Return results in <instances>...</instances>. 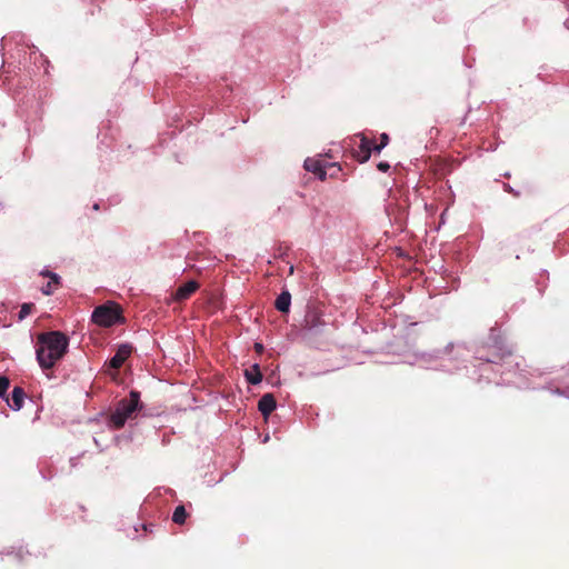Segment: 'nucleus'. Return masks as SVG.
<instances>
[{"label":"nucleus","mask_w":569,"mask_h":569,"mask_svg":"<svg viewBox=\"0 0 569 569\" xmlns=\"http://www.w3.org/2000/svg\"><path fill=\"white\" fill-rule=\"evenodd\" d=\"M383 148H380V143H375L373 142V146H372V151H376V152H380Z\"/></svg>","instance_id":"nucleus-22"},{"label":"nucleus","mask_w":569,"mask_h":569,"mask_svg":"<svg viewBox=\"0 0 569 569\" xmlns=\"http://www.w3.org/2000/svg\"><path fill=\"white\" fill-rule=\"evenodd\" d=\"M510 355H511V352L508 351V352H502V353H495L491 357L479 356L478 358L486 362L497 363V362L503 360L506 356H510Z\"/></svg>","instance_id":"nucleus-15"},{"label":"nucleus","mask_w":569,"mask_h":569,"mask_svg":"<svg viewBox=\"0 0 569 569\" xmlns=\"http://www.w3.org/2000/svg\"><path fill=\"white\" fill-rule=\"evenodd\" d=\"M92 321L100 327H111L123 320L121 307L112 301L94 308Z\"/></svg>","instance_id":"nucleus-3"},{"label":"nucleus","mask_w":569,"mask_h":569,"mask_svg":"<svg viewBox=\"0 0 569 569\" xmlns=\"http://www.w3.org/2000/svg\"><path fill=\"white\" fill-rule=\"evenodd\" d=\"M244 377L247 381L251 385H257L262 380V373L260 371L259 365H253L249 369L244 370Z\"/></svg>","instance_id":"nucleus-12"},{"label":"nucleus","mask_w":569,"mask_h":569,"mask_svg":"<svg viewBox=\"0 0 569 569\" xmlns=\"http://www.w3.org/2000/svg\"><path fill=\"white\" fill-rule=\"evenodd\" d=\"M33 309H34L33 303H23L19 311V319L22 320L26 317H28L32 312Z\"/></svg>","instance_id":"nucleus-16"},{"label":"nucleus","mask_w":569,"mask_h":569,"mask_svg":"<svg viewBox=\"0 0 569 569\" xmlns=\"http://www.w3.org/2000/svg\"><path fill=\"white\" fill-rule=\"evenodd\" d=\"M291 295L289 291H282L276 299L274 307L278 311L287 313L290 310Z\"/></svg>","instance_id":"nucleus-11"},{"label":"nucleus","mask_w":569,"mask_h":569,"mask_svg":"<svg viewBox=\"0 0 569 569\" xmlns=\"http://www.w3.org/2000/svg\"><path fill=\"white\" fill-rule=\"evenodd\" d=\"M26 392L21 387H14L11 398L7 399L8 405L13 410H20L23 406Z\"/></svg>","instance_id":"nucleus-9"},{"label":"nucleus","mask_w":569,"mask_h":569,"mask_svg":"<svg viewBox=\"0 0 569 569\" xmlns=\"http://www.w3.org/2000/svg\"><path fill=\"white\" fill-rule=\"evenodd\" d=\"M41 276L50 278V281L41 288L42 293L46 296L52 295L60 283V277L51 271H42Z\"/></svg>","instance_id":"nucleus-10"},{"label":"nucleus","mask_w":569,"mask_h":569,"mask_svg":"<svg viewBox=\"0 0 569 569\" xmlns=\"http://www.w3.org/2000/svg\"><path fill=\"white\" fill-rule=\"evenodd\" d=\"M276 407L277 401L272 393H264L258 401V409L264 418H268Z\"/></svg>","instance_id":"nucleus-6"},{"label":"nucleus","mask_w":569,"mask_h":569,"mask_svg":"<svg viewBox=\"0 0 569 569\" xmlns=\"http://www.w3.org/2000/svg\"><path fill=\"white\" fill-rule=\"evenodd\" d=\"M69 338L61 331L41 332L36 341V356L43 370L52 369L68 351Z\"/></svg>","instance_id":"nucleus-1"},{"label":"nucleus","mask_w":569,"mask_h":569,"mask_svg":"<svg viewBox=\"0 0 569 569\" xmlns=\"http://www.w3.org/2000/svg\"><path fill=\"white\" fill-rule=\"evenodd\" d=\"M505 189L509 192H512V189L508 184H506Z\"/></svg>","instance_id":"nucleus-23"},{"label":"nucleus","mask_w":569,"mask_h":569,"mask_svg":"<svg viewBox=\"0 0 569 569\" xmlns=\"http://www.w3.org/2000/svg\"><path fill=\"white\" fill-rule=\"evenodd\" d=\"M199 289V283L196 280H190L187 283L180 286L174 292V299L177 301H183L190 298Z\"/></svg>","instance_id":"nucleus-7"},{"label":"nucleus","mask_w":569,"mask_h":569,"mask_svg":"<svg viewBox=\"0 0 569 569\" xmlns=\"http://www.w3.org/2000/svg\"><path fill=\"white\" fill-rule=\"evenodd\" d=\"M323 321L321 320V317L317 313H309L306 317V326L309 329H315L319 326H322Z\"/></svg>","instance_id":"nucleus-14"},{"label":"nucleus","mask_w":569,"mask_h":569,"mask_svg":"<svg viewBox=\"0 0 569 569\" xmlns=\"http://www.w3.org/2000/svg\"><path fill=\"white\" fill-rule=\"evenodd\" d=\"M142 407L140 392L131 390L129 398H123L116 403L114 410L109 416L108 425L116 430L123 428L127 420L136 418Z\"/></svg>","instance_id":"nucleus-2"},{"label":"nucleus","mask_w":569,"mask_h":569,"mask_svg":"<svg viewBox=\"0 0 569 569\" xmlns=\"http://www.w3.org/2000/svg\"><path fill=\"white\" fill-rule=\"evenodd\" d=\"M133 348L131 345L124 343L119 346L116 355L109 360V367L112 369H119L123 362L130 357Z\"/></svg>","instance_id":"nucleus-5"},{"label":"nucleus","mask_w":569,"mask_h":569,"mask_svg":"<svg viewBox=\"0 0 569 569\" xmlns=\"http://www.w3.org/2000/svg\"><path fill=\"white\" fill-rule=\"evenodd\" d=\"M29 555V551L26 550L23 547H19L17 551L8 553V556H12L14 559L23 560L24 556Z\"/></svg>","instance_id":"nucleus-18"},{"label":"nucleus","mask_w":569,"mask_h":569,"mask_svg":"<svg viewBox=\"0 0 569 569\" xmlns=\"http://www.w3.org/2000/svg\"><path fill=\"white\" fill-rule=\"evenodd\" d=\"M254 350L256 352L258 353H262L263 352V346L261 343H254Z\"/></svg>","instance_id":"nucleus-21"},{"label":"nucleus","mask_w":569,"mask_h":569,"mask_svg":"<svg viewBox=\"0 0 569 569\" xmlns=\"http://www.w3.org/2000/svg\"><path fill=\"white\" fill-rule=\"evenodd\" d=\"M377 168L381 172H387L390 169V164L386 161H381L377 164Z\"/></svg>","instance_id":"nucleus-19"},{"label":"nucleus","mask_w":569,"mask_h":569,"mask_svg":"<svg viewBox=\"0 0 569 569\" xmlns=\"http://www.w3.org/2000/svg\"><path fill=\"white\" fill-rule=\"evenodd\" d=\"M10 386V380L6 376H0V397H2Z\"/></svg>","instance_id":"nucleus-17"},{"label":"nucleus","mask_w":569,"mask_h":569,"mask_svg":"<svg viewBox=\"0 0 569 569\" xmlns=\"http://www.w3.org/2000/svg\"><path fill=\"white\" fill-rule=\"evenodd\" d=\"M360 143L358 149L355 150L353 156L361 163L367 162L372 152L373 140L367 138L365 134H359Z\"/></svg>","instance_id":"nucleus-4"},{"label":"nucleus","mask_w":569,"mask_h":569,"mask_svg":"<svg viewBox=\"0 0 569 569\" xmlns=\"http://www.w3.org/2000/svg\"><path fill=\"white\" fill-rule=\"evenodd\" d=\"M388 143H389V136L387 133H381L380 148H385Z\"/></svg>","instance_id":"nucleus-20"},{"label":"nucleus","mask_w":569,"mask_h":569,"mask_svg":"<svg viewBox=\"0 0 569 569\" xmlns=\"http://www.w3.org/2000/svg\"><path fill=\"white\" fill-rule=\"evenodd\" d=\"M93 209H94V210H98V209H99V204H97V203H96V204L93 206Z\"/></svg>","instance_id":"nucleus-24"},{"label":"nucleus","mask_w":569,"mask_h":569,"mask_svg":"<svg viewBox=\"0 0 569 569\" xmlns=\"http://www.w3.org/2000/svg\"><path fill=\"white\" fill-rule=\"evenodd\" d=\"M188 517V513L184 509V507L178 506L176 507L173 515H172V521L177 525H183L186 522V519Z\"/></svg>","instance_id":"nucleus-13"},{"label":"nucleus","mask_w":569,"mask_h":569,"mask_svg":"<svg viewBox=\"0 0 569 569\" xmlns=\"http://www.w3.org/2000/svg\"><path fill=\"white\" fill-rule=\"evenodd\" d=\"M305 169L307 171H310L312 173H315L316 176H318V178L320 180H326V177H327V172L325 170V166L322 164V162L318 159H313V158H308L305 160V164H303Z\"/></svg>","instance_id":"nucleus-8"}]
</instances>
